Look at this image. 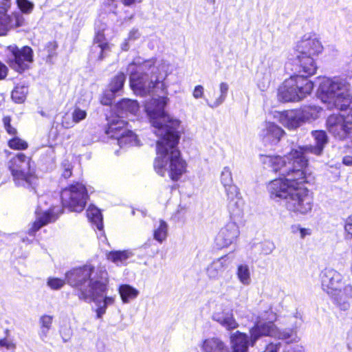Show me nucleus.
<instances>
[{
	"mask_svg": "<svg viewBox=\"0 0 352 352\" xmlns=\"http://www.w3.org/2000/svg\"><path fill=\"white\" fill-rule=\"evenodd\" d=\"M167 101L168 98L164 96L152 98L146 102L145 111L155 129V134L160 138L157 141L154 169L162 177L168 172L170 179L176 182L186 172L187 164L177 148L180 122L165 111Z\"/></svg>",
	"mask_w": 352,
	"mask_h": 352,
	"instance_id": "f257e3e1",
	"label": "nucleus"
},
{
	"mask_svg": "<svg viewBox=\"0 0 352 352\" xmlns=\"http://www.w3.org/2000/svg\"><path fill=\"white\" fill-rule=\"evenodd\" d=\"M351 83L346 78H324L320 82L318 96L327 108H336L341 114H333L327 120L329 132L343 140L352 132V94Z\"/></svg>",
	"mask_w": 352,
	"mask_h": 352,
	"instance_id": "f03ea898",
	"label": "nucleus"
},
{
	"mask_svg": "<svg viewBox=\"0 0 352 352\" xmlns=\"http://www.w3.org/2000/svg\"><path fill=\"white\" fill-rule=\"evenodd\" d=\"M66 278L68 285L76 289L80 300L96 303V317L102 318L107 306L98 297L102 296L107 288L109 277L106 270L101 267L95 269L91 265H85L67 272Z\"/></svg>",
	"mask_w": 352,
	"mask_h": 352,
	"instance_id": "7ed1b4c3",
	"label": "nucleus"
},
{
	"mask_svg": "<svg viewBox=\"0 0 352 352\" xmlns=\"http://www.w3.org/2000/svg\"><path fill=\"white\" fill-rule=\"evenodd\" d=\"M169 65L163 61L155 65L153 60L143 62L135 60L128 67L130 86L136 95L145 96L157 93L166 94L167 85L164 80L168 76Z\"/></svg>",
	"mask_w": 352,
	"mask_h": 352,
	"instance_id": "20e7f679",
	"label": "nucleus"
},
{
	"mask_svg": "<svg viewBox=\"0 0 352 352\" xmlns=\"http://www.w3.org/2000/svg\"><path fill=\"white\" fill-rule=\"evenodd\" d=\"M261 161L266 168H271L272 171L278 173L283 178H278L270 182L267 186L268 191L272 198L285 199L289 197L296 185H301L307 182L305 168H302L303 179H300L297 174L298 168L294 160H288L287 155L280 157L279 155H261Z\"/></svg>",
	"mask_w": 352,
	"mask_h": 352,
	"instance_id": "39448f33",
	"label": "nucleus"
},
{
	"mask_svg": "<svg viewBox=\"0 0 352 352\" xmlns=\"http://www.w3.org/2000/svg\"><path fill=\"white\" fill-rule=\"evenodd\" d=\"M263 336H270L279 340H285L286 343L280 342L283 346L280 352H286L290 347L289 343L298 342L300 338L298 331L292 328L278 329L272 322H258L250 329V342L253 346L256 341Z\"/></svg>",
	"mask_w": 352,
	"mask_h": 352,
	"instance_id": "423d86ee",
	"label": "nucleus"
},
{
	"mask_svg": "<svg viewBox=\"0 0 352 352\" xmlns=\"http://www.w3.org/2000/svg\"><path fill=\"white\" fill-rule=\"evenodd\" d=\"M314 88L313 82L302 76H292L286 79L278 91V98L282 102H296L309 95Z\"/></svg>",
	"mask_w": 352,
	"mask_h": 352,
	"instance_id": "0eeeda50",
	"label": "nucleus"
},
{
	"mask_svg": "<svg viewBox=\"0 0 352 352\" xmlns=\"http://www.w3.org/2000/svg\"><path fill=\"white\" fill-rule=\"evenodd\" d=\"M316 145L298 146L292 148L289 153L287 154V159L294 160V163H296L298 168L297 174L300 175V179H303V173L302 168H305L307 165V155L311 153L316 155H320L323 151L324 146L328 142L327 133L324 131H314L311 132Z\"/></svg>",
	"mask_w": 352,
	"mask_h": 352,
	"instance_id": "6e6552de",
	"label": "nucleus"
},
{
	"mask_svg": "<svg viewBox=\"0 0 352 352\" xmlns=\"http://www.w3.org/2000/svg\"><path fill=\"white\" fill-rule=\"evenodd\" d=\"M8 168L18 186H32L36 180L34 175V166L31 157L22 153L16 154L9 160Z\"/></svg>",
	"mask_w": 352,
	"mask_h": 352,
	"instance_id": "1a4fd4ad",
	"label": "nucleus"
},
{
	"mask_svg": "<svg viewBox=\"0 0 352 352\" xmlns=\"http://www.w3.org/2000/svg\"><path fill=\"white\" fill-rule=\"evenodd\" d=\"M63 208L70 212H82L87 204L88 193L85 186L76 182L64 188L60 194Z\"/></svg>",
	"mask_w": 352,
	"mask_h": 352,
	"instance_id": "9d476101",
	"label": "nucleus"
},
{
	"mask_svg": "<svg viewBox=\"0 0 352 352\" xmlns=\"http://www.w3.org/2000/svg\"><path fill=\"white\" fill-rule=\"evenodd\" d=\"M287 209L296 214H305L313 207V197L306 188L296 185L285 201Z\"/></svg>",
	"mask_w": 352,
	"mask_h": 352,
	"instance_id": "9b49d317",
	"label": "nucleus"
},
{
	"mask_svg": "<svg viewBox=\"0 0 352 352\" xmlns=\"http://www.w3.org/2000/svg\"><path fill=\"white\" fill-rule=\"evenodd\" d=\"M322 289L329 296L349 282L338 271L333 268L324 269L320 275Z\"/></svg>",
	"mask_w": 352,
	"mask_h": 352,
	"instance_id": "f8f14e48",
	"label": "nucleus"
},
{
	"mask_svg": "<svg viewBox=\"0 0 352 352\" xmlns=\"http://www.w3.org/2000/svg\"><path fill=\"white\" fill-rule=\"evenodd\" d=\"M9 50L12 53L10 58V66L18 72H22L28 68L29 64L32 62V50L28 46L19 50L16 46H10Z\"/></svg>",
	"mask_w": 352,
	"mask_h": 352,
	"instance_id": "ddd939ff",
	"label": "nucleus"
},
{
	"mask_svg": "<svg viewBox=\"0 0 352 352\" xmlns=\"http://www.w3.org/2000/svg\"><path fill=\"white\" fill-rule=\"evenodd\" d=\"M63 212V209L59 206H54L48 210H43L40 206H38L35 211L36 220L32 226L28 230V234L34 236L36 231L43 226L55 221L58 216Z\"/></svg>",
	"mask_w": 352,
	"mask_h": 352,
	"instance_id": "4468645a",
	"label": "nucleus"
},
{
	"mask_svg": "<svg viewBox=\"0 0 352 352\" xmlns=\"http://www.w3.org/2000/svg\"><path fill=\"white\" fill-rule=\"evenodd\" d=\"M323 46L314 34H306L297 43V54L317 56L322 52Z\"/></svg>",
	"mask_w": 352,
	"mask_h": 352,
	"instance_id": "2eb2a0df",
	"label": "nucleus"
},
{
	"mask_svg": "<svg viewBox=\"0 0 352 352\" xmlns=\"http://www.w3.org/2000/svg\"><path fill=\"white\" fill-rule=\"evenodd\" d=\"M333 304L340 311L346 312L351 307L352 302V284L346 283L337 291L329 295Z\"/></svg>",
	"mask_w": 352,
	"mask_h": 352,
	"instance_id": "dca6fc26",
	"label": "nucleus"
},
{
	"mask_svg": "<svg viewBox=\"0 0 352 352\" xmlns=\"http://www.w3.org/2000/svg\"><path fill=\"white\" fill-rule=\"evenodd\" d=\"M283 129L272 122H264L259 131V137L265 145H276L285 135Z\"/></svg>",
	"mask_w": 352,
	"mask_h": 352,
	"instance_id": "f3484780",
	"label": "nucleus"
},
{
	"mask_svg": "<svg viewBox=\"0 0 352 352\" xmlns=\"http://www.w3.org/2000/svg\"><path fill=\"white\" fill-rule=\"evenodd\" d=\"M239 229L234 221L228 223L221 229L215 239V243L218 248H223L233 243L239 235Z\"/></svg>",
	"mask_w": 352,
	"mask_h": 352,
	"instance_id": "a211bd4d",
	"label": "nucleus"
},
{
	"mask_svg": "<svg viewBox=\"0 0 352 352\" xmlns=\"http://www.w3.org/2000/svg\"><path fill=\"white\" fill-rule=\"evenodd\" d=\"M225 193L227 208L230 217L234 220L241 218L243 214L244 201L241 196L239 189L231 190Z\"/></svg>",
	"mask_w": 352,
	"mask_h": 352,
	"instance_id": "6ab92c4d",
	"label": "nucleus"
},
{
	"mask_svg": "<svg viewBox=\"0 0 352 352\" xmlns=\"http://www.w3.org/2000/svg\"><path fill=\"white\" fill-rule=\"evenodd\" d=\"M232 259L228 255L214 259L206 268V275L210 280H218L230 267Z\"/></svg>",
	"mask_w": 352,
	"mask_h": 352,
	"instance_id": "aec40b11",
	"label": "nucleus"
},
{
	"mask_svg": "<svg viewBox=\"0 0 352 352\" xmlns=\"http://www.w3.org/2000/svg\"><path fill=\"white\" fill-rule=\"evenodd\" d=\"M24 18L20 11H14L11 14L0 15V36L6 35L9 30L23 25Z\"/></svg>",
	"mask_w": 352,
	"mask_h": 352,
	"instance_id": "412c9836",
	"label": "nucleus"
},
{
	"mask_svg": "<svg viewBox=\"0 0 352 352\" xmlns=\"http://www.w3.org/2000/svg\"><path fill=\"white\" fill-rule=\"evenodd\" d=\"M107 124L105 127V133L111 138L116 140L120 135L124 133L126 130V122L120 118V116H113L107 118Z\"/></svg>",
	"mask_w": 352,
	"mask_h": 352,
	"instance_id": "4be33fe9",
	"label": "nucleus"
},
{
	"mask_svg": "<svg viewBox=\"0 0 352 352\" xmlns=\"http://www.w3.org/2000/svg\"><path fill=\"white\" fill-rule=\"evenodd\" d=\"M212 319L227 330H232L238 327V323L234 318L232 311L227 308L217 309L212 314Z\"/></svg>",
	"mask_w": 352,
	"mask_h": 352,
	"instance_id": "5701e85b",
	"label": "nucleus"
},
{
	"mask_svg": "<svg viewBox=\"0 0 352 352\" xmlns=\"http://www.w3.org/2000/svg\"><path fill=\"white\" fill-rule=\"evenodd\" d=\"M315 57L312 56H305L296 54V62L299 66L298 72L300 74L298 76H302L304 78H308L309 76L314 75L317 69Z\"/></svg>",
	"mask_w": 352,
	"mask_h": 352,
	"instance_id": "b1692460",
	"label": "nucleus"
},
{
	"mask_svg": "<svg viewBox=\"0 0 352 352\" xmlns=\"http://www.w3.org/2000/svg\"><path fill=\"white\" fill-rule=\"evenodd\" d=\"M280 122L289 129H296L303 123L298 109L282 112L280 116Z\"/></svg>",
	"mask_w": 352,
	"mask_h": 352,
	"instance_id": "393cba45",
	"label": "nucleus"
},
{
	"mask_svg": "<svg viewBox=\"0 0 352 352\" xmlns=\"http://www.w3.org/2000/svg\"><path fill=\"white\" fill-rule=\"evenodd\" d=\"M232 352H248L249 339L247 334L236 331L230 336Z\"/></svg>",
	"mask_w": 352,
	"mask_h": 352,
	"instance_id": "a878e982",
	"label": "nucleus"
},
{
	"mask_svg": "<svg viewBox=\"0 0 352 352\" xmlns=\"http://www.w3.org/2000/svg\"><path fill=\"white\" fill-rule=\"evenodd\" d=\"M139 104L136 100L124 98L116 104L117 112L122 116L128 115H135L139 111Z\"/></svg>",
	"mask_w": 352,
	"mask_h": 352,
	"instance_id": "bb28decb",
	"label": "nucleus"
},
{
	"mask_svg": "<svg viewBox=\"0 0 352 352\" xmlns=\"http://www.w3.org/2000/svg\"><path fill=\"white\" fill-rule=\"evenodd\" d=\"M204 352H229L226 344L218 338L206 339L202 344Z\"/></svg>",
	"mask_w": 352,
	"mask_h": 352,
	"instance_id": "cd10ccee",
	"label": "nucleus"
},
{
	"mask_svg": "<svg viewBox=\"0 0 352 352\" xmlns=\"http://www.w3.org/2000/svg\"><path fill=\"white\" fill-rule=\"evenodd\" d=\"M126 80V76L124 73H119L115 77H113L109 83V91L111 94H107L109 96V102H102L104 104L108 105L111 104V98H113L116 93L120 91L124 84Z\"/></svg>",
	"mask_w": 352,
	"mask_h": 352,
	"instance_id": "c85d7f7f",
	"label": "nucleus"
},
{
	"mask_svg": "<svg viewBox=\"0 0 352 352\" xmlns=\"http://www.w3.org/2000/svg\"><path fill=\"white\" fill-rule=\"evenodd\" d=\"M322 109L318 106H305L298 109L302 122L316 120Z\"/></svg>",
	"mask_w": 352,
	"mask_h": 352,
	"instance_id": "c756f323",
	"label": "nucleus"
},
{
	"mask_svg": "<svg viewBox=\"0 0 352 352\" xmlns=\"http://www.w3.org/2000/svg\"><path fill=\"white\" fill-rule=\"evenodd\" d=\"M153 232L154 239L162 243L168 236V225L165 221L160 219L155 223Z\"/></svg>",
	"mask_w": 352,
	"mask_h": 352,
	"instance_id": "7c9ffc66",
	"label": "nucleus"
},
{
	"mask_svg": "<svg viewBox=\"0 0 352 352\" xmlns=\"http://www.w3.org/2000/svg\"><path fill=\"white\" fill-rule=\"evenodd\" d=\"M220 182L224 188L225 192L239 189L234 184L232 171L229 166L223 168L220 175Z\"/></svg>",
	"mask_w": 352,
	"mask_h": 352,
	"instance_id": "2f4dec72",
	"label": "nucleus"
},
{
	"mask_svg": "<svg viewBox=\"0 0 352 352\" xmlns=\"http://www.w3.org/2000/svg\"><path fill=\"white\" fill-rule=\"evenodd\" d=\"M53 322V316L50 315H43L40 317L38 323L40 329L38 336L43 342H45L48 337L50 330L52 328Z\"/></svg>",
	"mask_w": 352,
	"mask_h": 352,
	"instance_id": "473e14b6",
	"label": "nucleus"
},
{
	"mask_svg": "<svg viewBox=\"0 0 352 352\" xmlns=\"http://www.w3.org/2000/svg\"><path fill=\"white\" fill-rule=\"evenodd\" d=\"M133 256V253L130 250L111 251L107 254V259L116 265H124L126 261Z\"/></svg>",
	"mask_w": 352,
	"mask_h": 352,
	"instance_id": "72a5a7b5",
	"label": "nucleus"
},
{
	"mask_svg": "<svg viewBox=\"0 0 352 352\" xmlns=\"http://www.w3.org/2000/svg\"><path fill=\"white\" fill-rule=\"evenodd\" d=\"M111 45H92L91 47L89 58L93 60H102L109 55Z\"/></svg>",
	"mask_w": 352,
	"mask_h": 352,
	"instance_id": "f704fd0d",
	"label": "nucleus"
},
{
	"mask_svg": "<svg viewBox=\"0 0 352 352\" xmlns=\"http://www.w3.org/2000/svg\"><path fill=\"white\" fill-rule=\"evenodd\" d=\"M87 217L98 230H103L102 215L98 208L90 206L87 210Z\"/></svg>",
	"mask_w": 352,
	"mask_h": 352,
	"instance_id": "c9c22d12",
	"label": "nucleus"
},
{
	"mask_svg": "<svg viewBox=\"0 0 352 352\" xmlns=\"http://www.w3.org/2000/svg\"><path fill=\"white\" fill-rule=\"evenodd\" d=\"M239 281L245 286H248L252 283L251 271L250 266L245 263L239 264L236 272Z\"/></svg>",
	"mask_w": 352,
	"mask_h": 352,
	"instance_id": "e433bc0d",
	"label": "nucleus"
},
{
	"mask_svg": "<svg viewBox=\"0 0 352 352\" xmlns=\"http://www.w3.org/2000/svg\"><path fill=\"white\" fill-rule=\"evenodd\" d=\"M119 294L124 303H128L135 299L139 295V291L129 285H122L119 287Z\"/></svg>",
	"mask_w": 352,
	"mask_h": 352,
	"instance_id": "4c0bfd02",
	"label": "nucleus"
},
{
	"mask_svg": "<svg viewBox=\"0 0 352 352\" xmlns=\"http://www.w3.org/2000/svg\"><path fill=\"white\" fill-rule=\"evenodd\" d=\"M116 140L118 144L121 148L124 146L140 145L139 140L135 134L133 133V131H129L128 129L126 130V132L120 135V137L118 138Z\"/></svg>",
	"mask_w": 352,
	"mask_h": 352,
	"instance_id": "58836bf2",
	"label": "nucleus"
},
{
	"mask_svg": "<svg viewBox=\"0 0 352 352\" xmlns=\"http://www.w3.org/2000/svg\"><path fill=\"white\" fill-rule=\"evenodd\" d=\"M87 111L81 109L79 107L76 106L72 113V120L71 122L66 121V118H63V125L65 128H70L74 126V124L79 123L82 120H84L87 117Z\"/></svg>",
	"mask_w": 352,
	"mask_h": 352,
	"instance_id": "ea45409f",
	"label": "nucleus"
},
{
	"mask_svg": "<svg viewBox=\"0 0 352 352\" xmlns=\"http://www.w3.org/2000/svg\"><path fill=\"white\" fill-rule=\"evenodd\" d=\"M228 89H229V85L227 82H221L219 85L220 94H219V97L217 98L216 100L212 102H210L208 99H206V102L207 105L212 109L219 107L221 104H222L225 102V100L228 96Z\"/></svg>",
	"mask_w": 352,
	"mask_h": 352,
	"instance_id": "a19ab883",
	"label": "nucleus"
},
{
	"mask_svg": "<svg viewBox=\"0 0 352 352\" xmlns=\"http://www.w3.org/2000/svg\"><path fill=\"white\" fill-rule=\"evenodd\" d=\"M28 93V88L25 85H17L12 91V99L16 103H23Z\"/></svg>",
	"mask_w": 352,
	"mask_h": 352,
	"instance_id": "79ce46f5",
	"label": "nucleus"
},
{
	"mask_svg": "<svg viewBox=\"0 0 352 352\" xmlns=\"http://www.w3.org/2000/svg\"><path fill=\"white\" fill-rule=\"evenodd\" d=\"M8 146L10 148L14 150H25L28 147V144L26 141L19 137H14L9 140Z\"/></svg>",
	"mask_w": 352,
	"mask_h": 352,
	"instance_id": "37998d69",
	"label": "nucleus"
},
{
	"mask_svg": "<svg viewBox=\"0 0 352 352\" xmlns=\"http://www.w3.org/2000/svg\"><path fill=\"white\" fill-rule=\"evenodd\" d=\"M65 283L68 284L66 278L65 280H63L58 278L50 277L47 280V285L54 290H58L61 289L65 285Z\"/></svg>",
	"mask_w": 352,
	"mask_h": 352,
	"instance_id": "c03bdc74",
	"label": "nucleus"
},
{
	"mask_svg": "<svg viewBox=\"0 0 352 352\" xmlns=\"http://www.w3.org/2000/svg\"><path fill=\"white\" fill-rule=\"evenodd\" d=\"M16 4L19 11L21 12V14H30L32 12L34 8V3L29 0H16Z\"/></svg>",
	"mask_w": 352,
	"mask_h": 352,
	"instance_id": "a18cd8bd",
	"label": "nucleus"
},
{
	"mask_svg": "<svg viewBox=\"0 0 352 352\" xmlns=\"http://www.w3.org/2000/svg\"><path fill=\"white\" fill-rule=\"evenodd\" d=\"M276 248L275 244L272 241H265L260 244L261 252L264 255L270 254Z\"/></svg>",
	"mask_w": 352,
	"mask_h": 352,
	"instance_id": "49530a36",
	"label": "nucleus"
},
{
	"mask_svg": "<svg viewBox=\"0 0 352 352\" xmlns=\"http://www.w3.org/2000/svg\"><path fill=\"white\" fill-rule=\"evenodd\" d=\"M291 232L294 234H299L301 239H304L306 236L311 235V234L310 229L302 228L298 224L292 226Z\"/></svg>",
	"mask_w": 352,
	"mask_h": 352,
	"instance_id": "de8ad7c7",
	"label": "nucleus"
},
{
	"mask_svg": "<svg viewBox=\"0 0 352 352\" xmlns=\"http://www.w3.org/2000/svg\"><path fill=\"white\" fill-rule=\"evenodd\" d=\"M103 30L104 29H102V30L96 31L93 45H110V44H109L107 41Z\"/></svg>",
	"mask_w": 352,
	"mask_h": 352,
	"instance_id": "09e8293b",
	"label": "nucleus"
},
{
	"mask_svg": "<svg viewBox=\"0 0 352 352\" xmlns=\"http://www.w3.org/2000/svg\"><path fill=\"white\" fill-rule=\"evenodd\" d=\"M288 321L291 326L290 328L295 329L297 331L302 324V319L301 316H298L297 315L290 316L288 319Z\"/></svg>",
	"mask_w": 352,
	"mask_h": 352,
	"instance_id": "8fccbe9b",
	"label": "nucleus"
},
{
	"mask_svg": "<svg viewBox=\"0 0 352 352\" xmlns=\"http://www.w3.org/2000/svg\"><path fill=\"white\" fill-rule=\"evenodd\" d=\"M57 46V43L54 41H50L46 44L45 47V50L47 53L48 59H51V58L55 55V52L56 50Z\"/></svg>",
	"mask_w": 352,
	"mask_h": 352,
	"instance_id": "3c124183",
	"label": "nucleus"
},
{
	"mask_svg": "<svg viewBox=\"0 0 352 352\" xmlns=\"http://www.w3.org/2000/svg\"><path fill=\"white\" fill-rule=\"evenodd\" d=\"M62 168L63 169L62 173V176L67 179L72 175V166L67 160H65L62 163Z\"/></svg>",
	"mask_w": 352,
	"mask_h": 352,
	"instance_id": "603ef678",
	"label": "nucleus"
},
{
	"mask_svg": "<svg viewBox=\"0 0 352 352\" xmlns=\"http://www.w3.org/2000/svg\"><path fill=\"white\" fill-rule=\"evenodd\" d=\"M60 334L64 342H68L72 336V330L70 327H62L60 329Z\"/></svg>",
	"mask_w": 352,
	"mask_h": 352,
	"instance_id": "864d4df0",
	"label": "nucleus"
},
{
	"mask_svg": "<svg viewBox=\"0 0 352 352\" xmlns=\"http://www.w3.org/2000/svg\"><path fill=\"white\" fill-rule=\"evenodd\" d=\"M192 96L195 99L204 98V88L202 85H197L195 87L192 91Z\"/></svg>",
	"mask_w": 352,
	"mask_h": 352,
	"instance_id": "5fc2aeb1",
	"label": "nucleus"
},
{
	"mask_svg": "<svg viewBox=\"0 0 352 352\" xmlns=\"http://www.w3.org/2000/svg\"><path fill=\"white\" fill-rule=\"evenodd\" d=\"M283 345L280 342L269 344L263 352H280Z\"/></svg>",
	"mask_w": 352,
	"mask_h": 352,
	"instance_id": "6e6d98bb",
	"label": "nucleus"
},
{
	"mask_svg": "<svg viewBox=\"0 0 352 352\" xmlns=\"http://www.w3.org/2000/svg\"><path fill=\"white\" fill-rule=\"evenodd\" d=\"M12 4V0H0V14L6 13Z\"/></svg>",
	"mask_w": 352,
	"mask_h": 352,
	"instance_id": "4d7b16f0",
	"label": "nucleus"
},
{
	"mask_svg": "<svg viewBox=\"0 0 352 352\" xmlns=\"http://www.w3.org/2000/svg\"><path fill=\"white\" fill-rule=\"evenodd\" d=\"M141 36L140 32L138 29H132L129 33V36L127 37L129 41H131V42L135 41V40L138 39Z\"/></svg>",
	"mask_w": 352,
	"mask_h": 352,
	"instance_id": "13d9d810",
	"label": "nucleus"
},
{
	"mask_svg": "<svg viewBox=\"0 0 352 352\" xmlns=\"http://www.w3.org/2000/svg\"><path fill=\"white\" fill-rule=\"evenodd\" d=\"M344 230L347 233V237L350 236L352 238V216H350L346 220Z\"/></svg>",
	"mask_w": 352,
	"mask_h": 352,
	"instance_id": "bf43d9fd",
	"label": "nucleus"
},
{
	"mask_svg": "<svg viewBox=\"0 0 352 352\" xmlns=\"http://www.w3.org/2000/svg\"><path fill=\"white\" fill-rule=\"evenodd\" d=\"M0 346H4L9 349L13 348L14 344L6 338H3L0 340Z\"/></svg>",
	"mask_w": 352,
	"mask_h": 352,
	"instance_id": "052dcab7",
	"label": "nucleus"
},
{
	"mask_svg": "<svg viewBox=\"0 0 352 352\" xmlns=\"http://www.w3.org/2000/svg\"><path fill=\"white\" fill-rule=\"evenodd\" d=\"M8 72L7 67L0 62V79H3L6 77Z\"/></svg>",
	"mask_w": 352,
	"mask_h": 352,
	"instance_id": "680f3d73",
	"label": "nucleus"
},
{
	"mask_svg": "<svg viewBox=\"0 0 352 352\" xmlns=\"http://www.w3.org/2000/svg\"><path fill=\"white\" fill-rule=\"evenodd\" d=\"M346 346H347V349L350 352H352V328L348 333Z\"/></svg>",
	"mask_w": 352,
	"mask_h": 352,
	"instance_id": "e2e57ef3",
	"label": "nucleus"
},
{
	"mask_svg": "<svg viewBox=\"0 0 352 352\" xmlns=\"http://www.w3.org/2000/svg\"><path fill=\"white\" fill-rule=\"evenodd\" d=\"M131 41H129L128 38H126L124 41L121 44V49L123 51H128L130 48Z\"/></svg>",
	"mask_w": 352,
	"mask_h": 352,
	"instance_id": "0e129e2a",
	"label": "nucleus"
},
{
	"mask_svg": "<svg viewBox=\"0 0 352 352\" xmlns=\"http://www.w3.org/2000/svg\"><path fill=\"white\" fill-rule=\"evenodd\" d=\"M105 305H111L114 302V298L110 296H105L103 300H101Z\"/></svg>",
	"mask_w": 352,
	"mask_h": 352,
	"instance_id": "69168bd1",
	"label": "nucleus"
},
{
	"mask_svg": "<svg viewBox=\"0 0 352 352\" xmlns=\"http://www.w3.org/2000/svg\"><path fill=\"white\" fill-rule=\"evenodd\" d=\"M342 162L346 166L352 165V157L351 156H345L343 157Z\"/></svg>",
	"mask_w": 352,
	"mask_h": 352,
	"instance_id": "338daca9",
	"label": "nucleus"
},
{
	"mask_svg": "<svg viewBox=\"0 0 352 352\" xmlns=\"http://www.w3.org/2000/svg\"><path fill=\"white\" fill-rule=\"evenodd\" d=\"M5 129L6 130L8 133H9L10 135H16V132H17L16 129L14 127H13L12 125H10V126L6 127Z\"/></svg>",
	"mask_w": 352,
	"mask_h": 352,
	"instance_id": "774afa93",
	"label": "nucleus"
}]
</instances>
